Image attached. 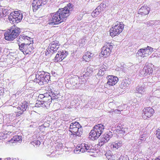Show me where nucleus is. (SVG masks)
<instances>
[{
	"label": "nucleus",
	"instance_id": "34",
	"mask_svg": "<svg viewBox=\"0 0 160 160\" xmlns=\"http://www.w3.org/2000/svg\"><path fill=\"white\" fill-rule=\"evenodd\" d=\"M28 48H27V51L26 52V53L27 54H29L32 52V51L34 48H32V46L31 45V43H29Z\"/></svg>",
	"mask_w": 160,
	"mask_h": 160
},
{
	"label": "nucleus",
	"instance_id": "43",
	"mask_svg": "<svg viewBox=\"0 0 160 160\" xmlns=\"http://www.w3.org/2000/svg\"><path fill=\"white\" fill-rule=\"evenodd\" d=\"M155 24V22L154 21H150L147 22V24L149 26H152Z\"/></svg>",
	"mask_w": 160,
	"mask_h": 160
},
{
	"label": "nucleus",
	"instance_id": "5",
	"mask_svg": "<svg viewBox=\"0 0 160 160\" xmlns=\"http://www.w3.org/2000/svg\"><path fill=\"white\" fill-rule=\"evenodd\" d=\"M22 17V14L20 11H15L8 16V19L13 23H17L21 21Z\"/></svg>",
	"mask_w": 160,
	"mask_h": 160
},
{
	"label": "nucleus",
	"instance_id": "27",
	"mask_svg": "<svg viewBox=\"0 0 160 160\" xmlns=\"http://www.w3.org/2000/svg\"><path fill=\"white\" fill-rule=\"evenodd\" d=\"M145 92V90L143 87L138 86L136 88V92L141 94H143Z\"/></svg>",
	"mask_w": 160,
	"mask_h": 160
},
{
	"label": "nucleus",
	"instance_id": "16",
	"mask_svg": "<svg viewBox=\"0 0 160 160\" xmlns=\"http://www.w3.org/2000/svg\"><path fill=\"white\" fill-rule=\"evenodd\" d=\"M83 148L84 149L85 152H87L90 153V155L92 156L93 153L94 152L95 150L91 144L89 143L82 144Z\"/></svg>",
	"mask_w": 160,
	"mask_h": 160
},
{
	"label": "nucleus",
	"instance_id": "6",
	"mask_svg": "<svg viewBox=\"0 0 160 160\" xmlns=\"http://www.w3.org/2000/svg\"><path fill=\"white\" fill-rule=\"evenodd\" d=\"M80 79L78 76H75L70 78V83L68 82L66 84V86L69 89H75L78 88L80 86L79 82Z\"/></svg>",
	"mask_w": 160,
	"mask_h": 160
},
{
	"label": "nucleus",
	"instance_id": "31",
	"mask_svg": "<svg viewBox=\"0 0 160 160\" xmlns=\"http://www.w3.org/2000/svg\"><path fill=\"white\" fill-rule=\"evenodd\" d=\"M101 12L97 8L95 9L91 13V15L93 17H97Z\"/></svg>",
	"mask_w": 160,
	"mask_h": 160
},
{
	"label": "nucleus",
	"instance_id": "47",
	"mask_svg": "<svg viewBox=\"0 0 160 160\" xmlns=\"http://www.w3.org/2000/svg\"><path fill=\"white\" fill-rule=\"evenodd\" d=\"M41 101H42V103L41 104V107L45 108V105H44V102H43V101L42 100Z\"/></svg>",
	"mask_w": 160,
	"mask_h": 160
},
{
	"label": "nucleus",
	"instance_id": "39",
	"mask_svg": "<svg viewBox=\"0 0 160 160\" xmlns=\"http://www.w3.org/2000/svg\"><path fill=\"white\" fill-rule=\"evenodd\" d=\"M108 160H116L114 156L109 155L108 153H106L105 154Z\"/></svg>",
	"mask_w": 160,
	"mask_h": 160
},
{
	"label": "nucleus",
	"instance_id": "37",
	"mask_svg": "<svg viewBox=\"0 0 160 160\" xmlns=\"http://www.w3.org/2000/svg\"><path fill=\"white\" fill-rule=\"evenodd\" d=\"M147 136L146 132H141L140 136V139L141 140H144L146 138Z\"/></svg>",
	"mask_w": 160,
	"mask_h": 160
},
{
	"label": "nucleus",
	"instance_id": "44",
	"mask_svg": "<svg viewBox=\"0 0 160 160\" xmlns=\"http://www.w3.org/2000/svg\"><path fill=\"white\" fill-rule=\"evenodd\" d=\"M42 103V101H38V102H37L35 104V107H41V104Z\"/></svg>",
	"mask_w": 160,
	"mask_h": 160
},
{
	"label": "nucleus",
	"instance_id": "8",
	"mask_svg": "<svg viewBox=\"0 0 160 160\" xmlns=\"http://www.w3.org/2000/svg\"><path fill=\"white\" fill-rule=\"evenodd\" d=\"M49 0H34L32 3L33 10L36 12L48 2Z\"/></svg>",
	"mask_w": 160,
	"mask_h": 160
},
{
	"label": "nucleus",
	"instance_id": "25",
	"mask_svg": "<svg viewBox=\"0 0 160 160\" xmlns=\"http://www.w3.org/2000/svg\"><path fill=\"white\" fill-rule=\"evenodd\" d=\"M82 144L78 145L76 147L74 150V152L77 154L79 153L80 152H85L84 149L83 148Z\"/></svg>",
	"mask_w": 160,
	"mask_h": 160
},
{
	"label": "nucleus",
	"instance_id": "3",
	"mask_svg": "<svg viewBox=\"0 0 160 160\" xmlns=\"http://www.w3.org/2000/svg\"><path fill=\"white\" fill-rule=\"evenodd\" d=\"M20 32L19 28L13 26L5 33V39L10 41H13L19 35Z\"/></svg>",
	"mask_w": 160,
	"mask_h": 160
},
{
	"label": "nucleus",
	"instance_id": "20",
	"mask_svg": "<svg viewBox=\"0 0 160 160\" xmlns=\"http://www.w3.org/2000/svg\"><path fill=\"white\" fill-rule=\"evenodd\" d=\"M143 111L144 115L148 118L151 117L154 113L153 109L150 107L146 108Z\"/></svg>",
	"mask_w": 160,
	"mask_h": 160
},
{
	"label": "nucleus",
	"instance_id": "1",
	"mask_svg": "<svg viewBox=\"0 0 160 160\" xmlns=\"http://www.w3.org/2000/svg\"><path fill=\"white\" fill-rule=\"evenodd\" d=\"M73 9L72 4L69 3L63 8H59L55 13L52 14L48 23L54 25L64 22Z\"/></svg>",
	"mask_w": 160,
	"mask_h": 160
},
{
	"label": "nucleus",
	"instance_id": "38",
	"mask_svg": "<svg viewBox=\"0 0 160 160\" xmlns=\"http://www.w3.org/2000/svg\"><path fill=\"white\" fill-rule=\"evenodd\" d=\"M11 13L9 10L5 9L4 10H2V17L8 15L9 13Z\"/></svg>",
	"mask_w": 160,
	"mask_h": 160
},
{
	"label": "nucleus",
	"instance_id": "32",
	"mask_svg": "<svg viewBox=\"0 0 160 160\" xmlns=\"http://www.w3.org/2000/svg\"><path fill=\"white\" fill-rule=\"evenodd\" d=\"M80 125L79 123L78 122H74L72 123L70 126V129H72L73 128H75L76 127H80Z\"/></svg>",
	"mask_w": 160,
	"mask_h": 160
},
{
	"label": "nucleus",
	"instance_id": "33",
	"mask_svg": "<svg viewBox=\"0 0 160 160\" xmlns=\"http://www.w3.org/2000/svg\"><path fill=\"white\" fill-rule=\"evenodd\" d=\"M107 5L105 2H103L101 3L97 8L101 12L103 11L106 7Z\"/></svg>",
	"mask_w": 160,
	"mask_h": 160
},
{
	"label": "nucleus",
	"instance_id": "14",
	"mask_svg": "<svg viewBox=\"0 0 160 160\" xmlns=\"http://www.w3.org/2000/svg\"><path fill=\"white\" fill-rule=\"evenodd\" d=\"M152 64H150L145 66L143 68V69L140 71V74L143 76H146L148 75H150L152 72Z\"/></svg>",
	"mask_w": 160,
	"mask_h": 160
},
{
	"label": "nucleus",
	"instance_id": "17",
	"mask_svg": "<svg viewBox=\"0 0 160 160\" xmlns=\"http://www.w3.org/2000/svg\"><path fill=\"white\" fill-rule=\"evenodd\" d=\"M58 98L57 95L55 94L54 92L52 93V96L46 93V95L42 101L43 102H48L49 103H51L52 100Z\"/></svg>",
	"mask_w": 160,
	"mask_h": 160
},
{
	"label": "nucleus",
	"instance_id": "50",
	"mask_svg": "<svg viewBox=\"0 0 160 160\" xmlns=\"http://www.w3.org/2000/svg\"><path fill=\"white\" fill-rule=\"evenodd\" d=\"M123 158L122 156H121L117 160H123Z\"/></svg>",
	"mask_w": 160,
	"mask_h": 160
},
{
	"label": "nucleus",
	"instance_id": "18",
	"mask_svg": "<svg viewBox=\"0 0 160 160\" xmlns=\"http://www.w3.org/2000/svg\"><path fill=\"white\" fill-rule=\"evenodd\" d=\"M76 127L73 128L72 129H70L69 131L72 133V134L76 135L77 136H80L82 134V129L81 127Z\"/></svg>",
	"mask_w": 160,
	"mask_h": 160
},
{
	"label": "nucleus",
	"instance_id": "2",
	"mask_svg": "<svg viewBox=\"0 0 160 160\" xmlns=\"http://www.w3.org/2000/svg\"><path fill=\"white\" fill-rule=\"evenodd\" d=\"M36 78L33 82L38 83L39 85L47 83L50 80V74L43 71L37 72L35 75Z\"/></svg>",
	"mask_w": 160,
	"mask_h": 160
},
{
	"label": "nucleus",
	"instance_id": "28",
	"mask_svg": "<svg viewBox=\"0 0 160 160\" xmlns=\"http://www.w3.org/2000/svg\"><path fill=\"white\" fill-rule=\"evenodd\" d=\"M122 145V143L121 141H116L113 143L112 146L113 148L118 149L119 148L121 147Z\"/></svg>",
	"mask_w": 160,
	"mask_h": 160
},
{
	"label": "nucleus",
	"instance_id": "13",
	"mask_svg": "<svg viewBox=\"0 0 160 160\" xmlns=\"http://www.w3.org/2000/svg\"><path fill=\"white\" fill-rule=\"evenodd\" d=\"M32 42V38L24 34H21L17 38L18 44L26 43Z\"/></svg>",
	"mask_w": 160,
	"mask_h": 160
},
{
	"label": "nucleus",
	"instance_id": "9",
	"mask_svg": "<svg viewBox=\"0 0 160 160\" xmlns=\"http://www.w3.org/2000/svg\"><path fill=\"white\" fill-rule=\"evenodd\" d=\"M113 44L109 42L106 43L102 48L101 53L105 57L108 56L111 52Z\"/></svg>",
	"mask_w": 160,
	"mask_h": 160
},
{
	"label": "nucleus",
	"instance_id": "46",
	"mask_svg": "<svg viewBox=\"0 0 160 160\" xmlns=\"http://www.w3.org/2000/svg\"><path fill=\"white\" fill-rule=\"evenodd\" d=\"M44 105H45V108L48 107L51 103H49L48 102H44Z\"/></svg>",
	"mask_w": 160,
	"mask_h": 160
},
{
	"label": "nucleus",
	"instance_id": "7",
	"mask_svg": "<svg viewBox=\"0 0 160 160\" xmlns=\"http://www.w3.org/2000/svg\"><path fill=\"white\" fill-rule=\"evenodd\" d=\"M124 24L121 23H117L110 30V34L112 37H114L119 34L123 30Z\"/></svg>",
	"mask_w": 160,
	"mask_h": 160
},
{
	"label": "nucleus",
	"instance_id": "53",
	"mask_svg": "<svg viewBox=\"0 0 160 160\" xmlns=\"http://www.w3.org/2000/svg\"><path fill=\"white\" fill-rule=\"evenodd\" d=\"M33 76H34V75H31L30 77H29V78H30V77H31V78L32 77H33Z\"/></svg>",
	"mask_w": 160,
	"mask_h": 160
},
{
	"label": "nucleus",
	"instance_id": "22",
	"mask_svg": "<svg viewBox=\"0 0 160 160\" xmlns=\"http://www.w3.org/2000/svg\"><path fill=\"white\" fill-rule=\"evenodd\" d=\"M130 83V81L128 80L125 79L123 80L120 85V88L123 89L128 87Z\"/></svg>",
	"mask_w": 160,
	"mask_h": 160
},
{
	"label": "nucleus",
	"instance_id": "12",
	"mask_svg": "<svg viewBox=\"0 0 160 160\" xmlns=\"http://www.w3.org/2000/svg\"><path fill=\"white\" fill-rule=\"evenodd\" d=\"M68 54V52L66 51H58L54 59L55 62H60L65 58Z\"/></svg>",
	"mask_w": 160,
	"mask_h": 160
},
{
	"label": "nucleus",
	"instance_id": "56",
	"mask_svg": "<svg viewBox=\"0 0 160 160\" xmlns=\"http://www.w3.org/2000/svg\"><path fill=\"white\" fill-rule=\"evenodd\" d=\"M1 9H2L0 8V10H1Z\"/></svg>",
	"mask_w": 160,
	"mask_h": 160
},
{
	"label": "nucleus",
	"instance_id": "54",
	"mask_svg": "<svg viewBox=\"0 0 160 160\" xmlns=\"http://www.w3.org/2000/svg\"><path fill=\"white\" fill-rule=\"evenodd\" d=\"M121 106H119L118 107V108L120 109H121L122 108H121Z\"/></svg>",
	"mask_w": 160,
	"mask_h": 160
},
{
	"label": "nucleus",
	"instance_id": "26",
	"mask_svg": "<svg viewBox=\"0 0 160 160\" xmlns=\"http://www.w3.org/2000/svg\"><path fill=\"white\" fill-rule=\"evenodd\" d=\"M145 51V48H141L138 51L137 53V54L142 57H147L146 56V53Z\"/></svg>",
	"mask_w": 160,
	"mask_h": 160
},
{
	"label": "nucleus",
	"instance_id": "52",
	"mask_svg": "<svg viewBox=\"0 0 160 160\" xmlns=\"http://www.w3.org/2000/svg\"><path fill=\"white\" fill-rule=\"evenodd\" d=\"M7 160H13V159H11V158H7Z\"/></svg>",
	"mask_w": 160,
	"mask_h": 160
},
{
	"label": "nucleus",
	"instance_id": "11",
	"mask_svg": "<svg viewBox=\"0 0 160 160\" xmlns=\"http://www.w3.org/2000/svg\"><path fill=\"white\" fill-rule=\"evenodd\" d=\"M112 136V133L111 132H109L108 133L104 134L99 139V145L101 146L105 143H106L110 140Z\"/></svg>",
	"mask_w": 160,
	"mask_h": 160
},
{
	"label": "nucleus",
	"instance_id": "41",
	"mask_svg": "<svg viewBox=\"0 0 160 160\" xmlns=\"http://www.w3.org/2000/svg\"><path fill=\"white\" fill-rule=\"evenodd\" d=\"M156 136L159 139H160V127L156 131Z\"/></svg>",
	"mask_w": 160,
	"mask_h": 160
},
{
	"label": "nucleus",
	"instance_id": "48",
	"mask_svg": "<svg viewBox=\"0 0 160 160\" xmlns=\"http://www.w3.org/2000/svg\"><path fill=\"white\" fill-rule=\"evenodd\" d=\"M122 110V109L121 110L116 109L114 111L115 113H119L120 112H121V111Z\"/></svg>",
	"mask_w": 160,
	"mask_h": 160
},
{
	"label": "nucleus",
	"instance_id": "35",
	"mask_svg": "<svg viewBox=\"0 0 160 160\" xmlns=\"http://www.w3.org/2000/svg\"><path fill=\"white\" fill-rule=\"evenodd\" d=\"M13 140L16 142H20L22 141V137L21 136H16L12 138Z\"/></svg>",
	"mask_w": 160,
	"mask_h": 160
},
{
	"label": "nucleus",
	"instance_id": "23",
	"mask_svg": "<svg viewBox=\"0 0 160 160\" xmlns=\"http://www.w3.org/2000/svg\"><path fill=\"white\" fill-rule=\"evenodd\" d=\"M28 45H29V42L22 44L19 43L18 46L20 50L24 53V52L26 53L27 48L28 46Z\"/></svg>",
	"mask_w": 160,
	"mask_h": 160
},
{
	"label": "nucleus",
	"instance_id": "51",
	"mask_svg": "<svg viewBox=\"0 0 160 160\" xmlns=\"http://www.w3.org/2000/svg\"><path fill=\"white\" fill-rule=\"evenodd\" d=\"M155 160H160V157H158L157 158H156Z\"/></svg>",
	"mask_w": 160,
	"mask_h": 160
},
{
	"label": "nucleus",
	"instance_id": "15",
	"mask_svg": "<svg viewBox=\"0 0 160 160\" xmlns=\"http://www.w3.org/2000/svg\"><path fill=\"white\" fill-rule=\"evenodd\" d=\"M107 79L108 80V82L106 84V86H113L116 84L118 82V79L117 77L112 75H109L107 76Z\"/></svg>",
	"mask_w": 160,
	"mask_h": 160
},
{
	"label": "nucleus",
	"instance_id": "36",
	"mask_svg": "<svg viewBox=\"0 0 160 160\" xmlns=\"http://www.w3.org/2000/svg\"><path fill=\"white\" fill-rule=\"evenodd\" d=\"M40 142L37 140H35L31 142V144L34 147H37L39 146L40 144Z\"/></svg>",
	"mask_w": 160,
	"mask_h": 160
},
{
	"label": "nucleus",
	"instance_id": "10",
	"mask_svg": "<svg viewBox=\"0 0 160 160\" xmlns=\"http://www.w3.org/2000/svg\"><path fill=\"white\" fill-rule=\"evenodd\" d=\"M59 42L57 41L52 42L49 44L47 50V52L46 53V54L47 55V52L48 54H49L50 52L53 53L56 52L59 48Z\"/></svg>",
	"mask_w": 160,
	"mask_h": 160
},
{
	"label": "nucleus",
	"instance_id": "49",
	"mask_svg": "<svg viewBox=\"0 0 160 160\" xmlns=\"http://www.w3.org/2000/svg\"><path fill=\"white\" fill-rule=\"evenodd\" d=\"M2 9L0 10V18H2Z\"/></svg>",
	"mask_w": 160,
	"mask_h": 160
},
{
	"label": "nucleus",
	"instance_id": "55",
	"mask_svg": "<svg viewBox=\"0 0 160 160\" xmlns=\"http://www.w3.org/2000/svg\"><path fill=\"white\" fill-rule=\"evenodd\" d=\"M2 160V158H0V160Z\"/></svg>",
	"mask_w": 160,
	"mask_h": 160
},
{
	"label": "nucleus",
	"instance_id": "45",
	"mask_svg": "<svg viewBox=\"0 0 160 160\" xmlns=\"http://www.w3.org/2000/svg\"><path fill=\"white\" fill-rule=\"evenodd\" d=\"M46 94L45 93L44 94H40L38 96V98H40L41 99H42V100H43V98L45 97V96L46 95Z\"/></svg>",
	"mask_w": 160,
	"mask_h": 160
},
{
	"label": "nucleus",
	"instance_id": "42",
	"mask_svg": "<svg viewBox=\"0 0 160 160\" xmlns=\"http://www.w3.org/2000/svg\"><path fill=\"white\" fill-rule=\"evenodd\" d=\"M18 110V112H15L16 113V116L17 117H18L20 116L21 115H22L23 112H22V111H21V110Z\"/></svg>",
	"mask_w": 160,
	"mask_h": 160
},
{
	"label": "nucleus",
	"instance_id": "29",
	"mask_svg": "<svg viewBox=\"0 0 160 160\" xmlns=\"http://www.w3.org/2000/svg\"><path fill=\"white\" fill-rule=\"evenodd\" d=\"M153 49L151 47L148 46L147 47L145 48V51L146 52V56L148 57L150 55L151 53L153 52Z\"/></svg>",
	"mask_w": 160,
	"mask_h": 160
},
{
	"label": "nucleus",
	"instance_id": "40",
	"mask_svg": "<svg viewBox=\"0 0 160 160\" xmlns=\"http://www.w3.org/2000/svg\"><path fill=\"white\" fill-rule=\"evenodd\" d=\"M104 74V71L101 69H100L98 73V75L99 76H103Z\"/></svg>",
	"mask_w": 160,
	"mask_h": 160
},
{
	"label": "nucleus",
	"instance_id": "30",
	"mask_svg": "<svg viewBox=\"0 0 160 160\" xmlns=\"http://www.w3.org/2000/svg\"><path fill=\"white\" fill-rule=\"evenodd\" d=\"M86 71L85 73L83 74L84 76H89L92 72V69L90 67L87 68Z\"/></svg>",
	"mask_w": 160,
	"mask_h": 160
},
{
	"label": "nucleus",
	"instance_id": "19",
	"mask_svg": "<svg viewBox=\"0 0 160 160\" xmlns=\"http://www.w3.org/2000/svg\"><path fill=\"white\" fill-rule=\"evenodd\" d=\"M149 11V7L147 6H143L139 10L138 13L142 15H145L148 14Z\"/></svg>",
	"mask_w": 160,
	"mask_h": 160
},
{
	"label": "nucleus",
	"instance_id": "24",
	"mask_svg": "<svg viewBox=\"0 0 160 160\" xmlns=\"http://www.w3.org/2000/svg\"><path fill=\"white\" fill-rule=\"evenodd\" d=\"M93 56V54L89 52H87L83 56V58L86 62H88L91 60Z\"/></svg>",
	"mask_w": 160,
	"mask_h": 160
},
{
	"label": "nucleus",
	"instance_id": "21",
	"mask_svg": "<svg viewBox=\"0 0 160 160\" xmlns=\"http://www.w3.org/2000/svg\"><path fill=\"white\" fill-rule=\"evenodd\" d=\"M28 103L27 102L24 101L21 103L18 106L17 109L18 110H21L22 112L26 111L28 108Z\"/></svg>",
	"mask_w": 160,
	"mask_h": 160
},
{
	"label": "nucleus",
	"instance_id": "4",
	"mask_svg": "<svg viewBox=\"0 0 160 160\" xmlns=\"http://www.w3.org/2000/svg\"><path fill=\"white\" fill-rule=\"evenodd\" d=\"M104 128V125L101 124L95 125L90 132V136L92 139H97L102 133Z\"/></svg>",
	"mask_w": 160,
	"mask_h": 160
}]
</instances>
